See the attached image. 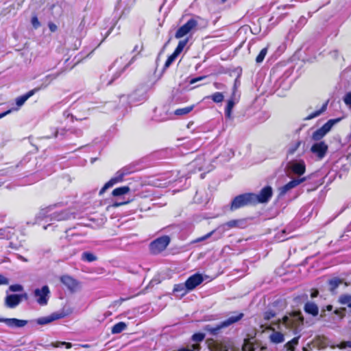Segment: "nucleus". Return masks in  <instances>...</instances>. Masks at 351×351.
<instances>
[{
	"label": "nucleus",
	"instance_id": "1",
	"mask_svg": "<svg viewBox=\"0 0 351 351\" xmlns=\"http://www.w3.org/2000/svg\"><path fill=\"white\" fill-rule=\"evenodd\" d=\"M303 323V317L300 312H295L285 316L282 319H278L274 323L278 330L272 329V332L269 335L271 342L278 344L285 341V336L287 335L285 330H289L293 334L298 333V327Z\"/></svg>",
	"mask_w": 351,
	"mask_h": 351
},
{
	"label": "nucleus",
	"instance_id": "2",
	"mask_svg": "<svg viewBox=\"0 0 351 351\" xmlns=\"http://www.w3.org/2000/svg\"><path fill=\"white\" fill-rule=\"evenodd\" d=\"M243 317V313H240L237 314L236 315H232L229 317L227 319L223 321L220 324L216 325L215 326H213L210 324L205 326L204 330L206 331L209 332L212 335H217L220 330L228 327L241 319Z\"/></svg>",
	"mask_w": 351,
	"mask_h": 351
},
{
	"label": "nucleus",
	"instance_id": "3",
	"mask_svg": "<svg viewBox=\"0 0 351 351\" xmlns=\"http://www.w3.org/2000/svg\"><path fill=\"white\" fill-rule=\"evenodd\" d=\"M254 198H255L254 193L239 195L233 199L230 206V210H235L250 204H254L253 201Z\"/></svg>",
	"mask_w": 351,
	"mask_h": 351
},
{
	"label": "nucleus",
	"instance_id": "4",
	"mask_svg": "<svg viewBox=\"0 0 351 351\" xmlns=\"http://www.w3.org/2000/svg\"><path fill=\"white\" fill-rule=\"evenodd\" d=\"M136 57V56H133L127 63H125L126 60L123 56L117 58L114 62L111 67V69L112 68H115L117 71L113 75V79L108 83V85L110 84L114 79L118 78L125 71V70L134 62Z\"/></svg>",
	"mask_w": 351,
	"mask_h": 351
},
{
	"label": "nucleus",
	"instance_id": "5",
	"mask_svg": "<svg viewBox=\"0 0 351 351\" xmlns=\"http://www.w3.org/2000/svg\"><path fill=\"white\" fill-rule=\"evenodd\" d=\"M341 120V118L330 119L322 127L315 130L312 135V139L318 141L328 134L332 128Z\"/></svg>",
	"mask_w": 351,
	"mask_h": 351
},
{
	"label": "nucleus",
	"instance_id": "6",
	"mask_svg": "<svg viewBox=\"0 0 351 351\" xmlns=\"http://www.w3.org/2000/svg\"><path fill=\"white\" fill-rule=\"evenodd\" d=\"M210 351H229L232 349L233 342L230 339L222 341H212L208 345Z\"/></svg>",
	"mask_w": 351,
	"mask_h": 351
},
{
	"label": "nucleus",
	"instance_id": "7",
	"mask_svg": "<svg viewBox=\"0 0 351 351\" xmlns=\"http://www.w3.org/2000/svg\"><path fill=\"white\" fill-rule=\"evenodd\" d=\"M170 242L168 236L159 237L150 243L149 248L153 254H158L166 249Z\"/></svg>",
	"mask_w": 351,
	"mask_h": 351
},
{
	"label": "nucleus",
	"instance_id": "8",
	"mask_svg": "<svg viewBox=\"0 0 351 351\" xmlns=\"http://www.w3.org/2000/svg\"><path fill=\"white\" fill-rule=\"evenodd\" d=\"M197 25V21L194 19H189L185 24L182 25L176 32L175 37L176 38H183L184 36L190 33Z\"/></svg>",
	"mask_w": 351,
	"mask_h": 351
},
{
	"label": "nucleus",
	"instance_id": "9",
	"mask_svg": "<svg viewBox=\"0 0 351 351\" xmlns=\"http://www.w3.org/2000/svg\"><path fill=\"white\" fill-rule=\"evenodd\" d=\"M272 189L269 186H267L261 189L258 194H254L253 201L254 204L256 203H267L269 202L272 196Z\"/></svg>",
	"mask_w": 351,
	"mask_h": 351
},
{
	"label": "nucleus",
	"instance_id": "10",
	"mask_svg": "<svg viewBox=\"0 0 351 351\" xmlns=\"http://www.w3.org/2000/svg\"><path fill=\"white\" fill-rule=\"evenodd\" d=\"M328 147L324 141L314 143L311 147V152L315 154L319 160L324 158L328 152Z\"/></svg>",
	"mask_w": 351,
	"mask_h": 351
},
{
	"label": "nucleus",
	"instance_id": "11",
	"mask_svg": "<svg viewBox=\"0 0 351 351\" xmlns=\"http://www.w3.org/2000/svg\"><path fill=\"white\" fill-rule=\"evenodd\" d=\"M239 94H237V87L236 84H234L232 88V96L230 99L228 100L227 106L225 110L226 117L228 119L231 118L232 110L234 108L235 104L239 101Z\"/></svg>",
	"mask_w": 351,
	"mask_h": 351
},
{
	"label": "nucleus",
	"instance_id": "12",
	"mask_svg": "<svg viewBox=\"0 0 351 351\" xmlns=\"http://www.w3.org/2000/svg\"><path fill=\"white\" fill-rule=\"evenodd\" d=\"M49 289L48 286H43L41 289H36L34 291V295L37 302L42 306L46 305L48 302Z\"/></svg>",
	"mask_w": 351,
	"mask_h": 351
},
{
	"label": "nucleus",
	"instance_id": "13",
	"mask_svg": "<svg viewBox=\"0 0 351 351\" xmlns=\"http://www.w3.org/2000/svg\"><path fill=\"white\" fill-rule=\"evenodd\" d=\"M60 281L71 293H74L80 289L79 282L69 275L62 276L60 278Z\"/></svg>",
	"mask_w": 351,
	"mask_h": 351
},
{
	"label": "nucleus",
	"instance_id": "14",
	"mask_svg": "<svg viewBox=\"0 0 351 351\" xmlns=\"http://www.w3.org/2000/svg\"><path fill=\"white\" fill-rule=\"evenodd\" d=\"M67 315L64 311L55 312L49 316L42 317L36 319V323L39 325L48 324L55 320L64 318Z\"/></svg>",
	"mask_w": 351,
	"mask_h": 351
},
{
	"label": "nucleus",
	"instance_id": "15",
	"mask_svg": "<svg viewBox=\"0 0 351 351\" xmlns=\"http://www.w3.org/2000/svg\"><path fill=\"white\" fill-rule=\"evenodd\" d=\"M205 335L203 333H196L192 336V341L194 342L192 345L188 346L186 348H181L178 351H199L200 346L199 342L204 340Z\"/></svg>",
	"mask_w": 351,
	"mask_h": 351
},
{
	"label": "nucleus",
	"instance_id": "16",
	"mask_svg": "<svg viewBox=\"0 0 351 351\" xmlns=\"http://www.w3.org/2000/svg\"><path fill=\"white\" fill-rule=\"evenodd\" d=\"M124 177V173H123L122 172H121L120 170H119L116 173L115 176L112 177L108 182H107L104 184V186L99 191V195L104 194L107 189L113 186L115 184L122 182Z\"/></svg>",
	"mask_w": 351,
	"mask_h": 351
},
{
	"label": "nucleus",
	"instance_id": "17",
	"mask_svg": "<svg viewBox=\"0 0 351 351\" xmlns=\"http://www.w3.org/2000/svg\"><path fill=\"white\" fill-rule=\"evenodd\" d=\"M204 280V278L202 274H195L192 276H191L186 280V288H188V290L192 291L196 287H197L199 285H200Z\"/></svg>",
	"mask_w": 351,
	"mask_h": 351
},
{
	"label": "nucleus",
	"instance_id": "18",
	"mask_svg": "<svg viewBox=\"0 0 351 351\" xmlns=\"http://www.w3.org/2000/svg\"><path fill=\"white\" fill-rule=\"evenodd\" d=\"M0 322L5 323L10 328H23L27 324V320L16 318H0Z\"/></svg>",
	"mask_w": 351,
	"mask_h": 351
},
{
	"label": "nucleus",
	"instance_id": "19",
	"mask_svg": "<svg viewBox=\"0 0 351 351\" xmlns=\"http://www.w3.org/2000/svg\"><path fill=\"white\" fill-rule=\"evenodd\" d=\"M289 168L293 173L298 176L304 174L306 170L305 163L302 160L289 162Z\"/></svg>",
	"mask_w": 351,
	"mask_h": 351
},
{
	"label": "nucleus",
	"instance_id": "20",
	"mask_svg": "<svg viewBox=\"0 0 351 351\" xmlns=\"http://www.w3.org/2000/svg\"><path fill=\"white\" fill-rule=\"evenodd\" d=\"M306 180V178H298V179H293L289 182L287 184L284 185L280 189V195H284L286 194L291 189L295 188L302 182H304Z\"/></svg>",
	"mask_w": 351,
	"mask_h": 351
},
{
	"label": "nucleus",
	"instance_id": "21",
	"mask_svg": "<svg viewBox=\"0 0 351 351\" xmlns=\"http://www.w3.org/2000/svg\"><path fill=\"white\" fill-rule=\"evenodd\" d=\"M23 295L11 294L6 296L5 300V304L7 307L13 308L18 306Z\"/></svg>",
	"mask_w": 351,
	"mask_h": 351
},
{
	"label": "nucleus",
	"instance_id": "22",
	"mask_svg": "<svg viewBox=\"0 0 351 351\" xmlns=\"http://www.w3.org/2000/svg\"><path fill=\"white\" fill-rule=\"evenodd\" d=\"M49 217L51 221H63L74 217L73 213H70L67 210H62L60 212H55L50 215Z\"/></svg>",
	"mask_w": 351,
	"mask_h": 351
},
{
	"label": "nucleus",
	"instance_id": "23",
	"mask_svg": "<svg viewBox=\"0 0 351 351\" xmlns=\"http://www.w3.org/2000/svg\"><path fill=\"white\" fill-rule=\"evenodd\" d=\"M304 309L306 313L313 316L317 315L319 313L317 305L311 302H308L305 304Z\"/></svg>",
	"mask_w": 351,
	"mask_h": 351
},
{
	"label": "nucleus",
	"instance_id": "24",
	"mask_svg": "<svg viewBox=\"0 0 351 351\" xmlns=\"http://www.w3.org/2000/svg\"><path fill=\"white\" fill-rule=\"evenodd\" d=\"M36 91V89H33L27 92L26 94L17 97L16 99V104L18 107L22 106L29 97L34 95Z\"/></svg>",
	"mask_w": 351,
	"mask_h": 351
},
{
	"label": "nucleus",
	"instance_id": "25",
	"mask_svg": "<svg viewBox=\"0 0 351 351\" xmlns=\"http://www.w3.org/2000/svg\"><path fill=\"white\" fill-rule=\"evenodd\" d=\"M130 191V188L128 186H124L114 189L112 192V195L114 197H120L128 194Z\"/></svg>",
	"mask_w": 351,
	"mask_h": 351
},
{
	"label": "nucleus",
	"instance_id": "26",
	"mask_svg": "<svg viewBox=\"0 0 351 351\" xmlns=\"http://www.w3.org/2000/svg\"><path fill=\"white\" fill-rule=\"evenodd\" d=\"M240 223H241V220L234 219V220L229 221L227 223L222 224L219 227V228H221L223 229V230L225 231V230H229V229H231L233 228L238 227V226H239Z\"/></svg>",
	"mask_w": 351,
	"mask_h": 351
},
{
	"label": "nucleus",
	"instance_id": "27",
	"mask_svg": "<svg viewBox=\"0 0 351 351\" xmlns=\"http://www.w3.org/2000/svg\"><path fill=\"white\" fill-rule=\"evenodd\" d=\"M54 206L55 205H51L45 208H41L38 213L37 214L36 217L40 219H43L45 218L48 217V213L53 210V208Z\"/></svg>",
	"mask_w": 351,
	"mask_h": 351
},
{
	"label": "nucleus",
	"instance_id": "28",
	"mask_svg": "<svg viewBox=\"0 0 351 351\" xmlns=\"http://www.w3.org/2000/svg\"><path fill=\"white\" fill-rule=\"evenodd\" d=\"M300 336H298L292 339L291 341H289L287 343L285 344L284 347L287 351H294L295 347L298 345L299 339Z\"/></svg>",
	"mask_w": 351,
	"mask_h": 351
},
{
	"label": "nucleus",
	"instance_id": "29",
	"mask_svg": "<svg viewBox=\"0 0 351 351\" xmlns=\"http://www.w3.org/2000/svg\"><path fill=\"white\" fill-rule=\"evenodd\" d=\"M189 290L186 288V282L184 284L175 285L173 292L180 294L181 296L186 295Z\"/></svg>",
	"mask_w": 351,
	"mask_h": 351
},
{
	"label": "nucleus",
	"instance_id": "30",
	"mask_svg": "<svg viewBox=\"0 0 351 351\" xmlns=\"http://www.w3.org/2000/svg\"><path fill=\"white\" fill-rule=\"evenodd\" d=\"M126 328L127 324L125 322H120L112 326L111 332L112 334H119L125 330Z\"/></svg>",
	"mask_w": 351,
	"mask_h": 351
},
{
	"label": "nucleus",
	"instance_id": "31",
	"mask_svg": "<svg viewBox=\"0 0 351 351\" xmlns=\"http://www.w3.org/2000/svg\"><path fill=\"white\" fill-rule=\"evenodd\" d=\"M194 106H190L182 108H178L175 110L174 114L178 116H182L189 114L193 110Z\"/></svg>",
	"mask_w": 351,
	"mask_h": 351
},
{
	"label": "nucleus",
	"instance_id": "32",
	"mask_svg": "<svg viewBox=\"0 0 351 351\" xmlns=\"http://www.w3.org/2000/svg\"><path fill=\"white\" fill-rule=\"evenodd\" d=\"M342 283V280L338 278H334L329 280L330 290L334 291Z\"/></svg>",
	"mask_w": 351,
	"mask_h": 351
},
{
	"label": "nucleus",
	"instance_id": "33",
	"mask_svg": "<svg viewBox=\"0 0 351 351\" xmlns=\"http://www.w3.org/2000/svg\"><path fill=\"white\" fill-rule=\"evenodd\" d=\"M97 259V256L90 252H85L82 254V260L84 261L93 262Z\"/></svg>",
	"mask_w": 351,
	"mask_h": 351
},
{
	"label": "nucleus",
	"instance_id": "34",
	"mask_svg": "<svg viewBox=\"0 0 351 351\" xmlns=\"http://www.w3.org/2000/svg\"><path fill=\"white\" fill-rule=\"evenodd\" d=\"M208 97L210 98L215 103H221L224 99V95L220 92H216Z\"/></svg>",
	"mask_w": 351,
	"mask_h": 351
},
{
	"label": "nucleus",
	"instance_id": "35",
	"mask_svg": "<svg viewBox=\"0 0 351 351\" xmlns=\"http://www.w3.org/2000/svg\"><path fill=\"white\" fill-rule=\"evenodd\" d=\"M188 41H189L188 39L180 40L177 47L176 48V49L174 51V53H176V54L179 55L182 51L184 47L186 45Z\"/></svg>",
	"mask_w": 351,
	"mask_h": 351
},
{
	"label": "nucleus",
	"instance_id": "36",
	"mask_svg": "<svg viewBox=\"0 0 351 351\" xmlns=\"http://www.w3.org/2000/svg\"><path fill=\"white\" fill-rule=\"evenodd\" d=\"M326 107H327V103H325L324 104H323V106L320 110H317V111L314 112L313 113L309 114L308 116V117L306 118V119H313L315 117L319 116L323 112H324L326 110Z\"/></svg>",
	"mask_w": 351,
	"mask_h": 351
},
{
	"label": "nucleus",
	"instance_id": "37",
	"mask_svg": "<svg viewBox=\"0 0 351 351\" xmlns=\"http://www.w3.org/2000/svg\"><path fill=\"white\" fill-rule=\"evenodd\" d=\"M58 73H52V74H49L47 76H45L43 80V83L45 84V86H47L48 84H49L53 80H54L55 79H56L58 77Z\"/></svg>",
	"mask_w": 351,
	"mask_h": 351
},
{
	"label": "nucleus",
	"instance_id": "38",
	"mask_svg": "<svg viewBox=\"0 0 351 351\" xmlns=\"http://www.w3.org/2000/svg\"><path fill=\"white\" fill-rule=\"evenodd\" d=\"M267 53V48H263L259 53V54L256 56V62L258 64L261 63L265 59L266 55Z\"/></svg>",
	"mask_w": 351,
	"mask_h": 351
},
{
	"label": "nucleus",
	"instance_id": "39",
	"mask_svg": "<svg viewBox=\"0 0 351 351\" xmlns=\"http://www.w3.org/2000/svg\"><path fill=\"white\" fill-rule=\"evenodd\" d=\"M339 302L341 304H346L348 307L350 306L351 304V295H343L339 298Z\"/></svg>",
	"mask_w": 351,
	"mask_h": 351
},
{
	"label": "nucleus",
	"instance_id": "40",
	"mask_svg": "<svg viewBox=\"0 0 351 351\" xmlns=\"http://www.w3.org/2000/svg\"><path fill=\"white\" fill-rule=\"evenodd\" d=\"M54 348H58L62 346H65L66 348H72L73 345L71 343L65 342V341H57L54 343H51V344Z\"/></svg>",
	"mask_w": 351,
	"mask_h": 351
},
{
	"label": "nucleus",
	"instance_id": "41",
	"mask_svg": "<svg viewBox=\"0 0 351 351\" xmlns=\"http://www.w3.org/2000/svg\"><path fill=\"white\" fill-rule=\"evenodd\" d=\"M178 54H176V53H173L167 60L165 64V68H168L172 62L176 60V58L178 57Z\"/></svg>",
	"mask_w": 351,
	"mask_h": 351
},
{
	"label": "nucleus",
	"instance_id": "42",
	"mask_svg": "<svg viewBox=\"0 0 351 351\" xmlns=\"http://www.w3.org/2000/svg\"><path fill=\"white\" fill-rule=\"evenodd\" d=\"M345 104L351 110V92L346 93L343 97Z\"/></svg>",
	"mask_w": 351,
	"mask_h": 351
},
{
	"label": "nucleus",
	"instance_id": "43",
	"mask_svg": "<svg viewBox=\"0 0 351 351\" xmlns=\"http://www.w3.org/2000/svg\"><path fill=\"white\" fill-rule=\"evenodd\" d=\"M301 141L295 142L289 149V153L293 154L300 147Z\"/></svg>",
	"mask_w": 351,
	"mask_h": 351
},
{
	"label": "nucleus",
	"instance_id": "44",
	"mask_svg": "<svg viewBox=\"0 0 351 351\" xmlns=\"http://www.w3.org/2000/svg\"><path fill=\"white\" fill-rule=\"evenodd\" d=\"M23 287L21 285L18 284L10 285L9 287V289L13 292L21 291H23Z\"/></svg>",
	"mask_w": 351,
	"mask_h": 351
},
{
	"label": "nucleus",
	"instance_id": "45",
	"mask_svg": "<svg viewBox=\"0 0 351 351\" xmlns=\"http://www.w3.org/2000/svg\"><path fill=\"white\" fill-rule=\"evenodd\" d=\"M215 232V230H213L210 232H208V234H206V235L203 236V237H199L197 238L195 242H201V241H203L208 238H210L213 234V233Z\"/></svg>",
	"mask_w": 351,
	"mask_h": 351
},
{
	"label": "nucleus",
	"instance_id": "46",
	"mask_svg": "<svg viewBox=\"0 0 351 351\" xmlns=\"http://www.w3.org/2000/svg\"><path fill=\"white\" fill-rule=\"evenodd\" d=\"M276 315V313L272 311H266L265 313H264V319L265 320H269L271 319V318L274 317Z\"/></svg>",
	"mask_w": 351,
	"mask_h": 351
},
{
	"label": "nucleus",
	"instance_id": "47",
	"mask_svg": "<svg viewBox=\"0 0 351 351\" xmlns=\"http://www.w3.org/2000/svg\"><path fill=\"white\" fill-rule=\"evenodd\" d=\"M132 202V199H127L126 201H123V202H114L113 204H112V206L113 207H119V206H123V205H125V204H129L130 202Z\"/></svg>",
	"mask_w": 351,
	"mask_h": 351
},
{
	"label": "nucleus",
	"instance_id": "48",
	"mask_svg": "<svg viewBox=\"0 0 351 351\" xmlns=\"http://www.w3.org/2000/svg\"><path fill=\"white\" fill-rule=\"evenodd\" d=\"M32 24L33 25V27L35 28V29H37L40 27V23L37 18V16H34L32 17Z\"/></svg>",
	"mask_w": 351,
	"mask_h": 351
},
{
	"label": "nucleus",
	"instance_id": "49",
	"mask_svg": "<svg viewBox=\"0 0 351 351\" xmlns=\"http://www.w3.org/2000/svg\"><path fill=\"white\" fill-rule=\"evenodd\" d=\"M120 171H121V172L124 173V176H125L132 172V171L130 169V168L128 167H125L121 169Z\"/></svg>",
	"mask_w": 351,
	"mask_h": 351
},
{
	"label": "nucleus",
	"instance_id": "50",
	"mask_svg": "<svg viewBox=\"0 0 351 351\" xmlns=\"http://www.w3.org/2000/svg\"><path fill=\"white\" fill-rule=\"evenodd\" d=\"M8 283H9V280L4 276L0 274V285H8Z\"/></svg>",
	"mask_w": 351,
	"mask_h": 351
},
{
	"label": "nucleus",
	"instance_id": "51",
	"mask_svg": "<svg viewBox=\"0 0 351 351\" xmlns=\"http://www.w3.org/2000/svg\"><path fill=\"white\" fill-rule=\"evenodd\" d=\"M65 132H66V130L64 129H62L60 131L56 130L54 132L53 136L57 137L58 136V134L64 135L65 134Z\"/></svg>",
	"mask_w": 351,
	"mask_h": 351
},
{
	"label": "nucleus",
	"instance_id": "52",
	"mask_svg": "<svg viewBox=\"0 0 351 351\" xmlns=\"http://www.w3.org/2000/svg\"><path fill=\"white\" fill-rule=\"evenodd\" d=\"M244 351H254V349L249 344H245L243 346Z\"/></svg>",
	"mask_w": 351,
	"mask_h": 351
},
{
	"label": "nucleus",
	"instance_id": "53",
	"mask_svg": "<svg viewBox=\"0 0 351 351\" xmlns=\"http://www.w3.org/2000/svg\"><path fill=\"white\" fill-rule=\"evenodd\" d=\"M49 28L51 32H55L57 29V26L53 23H50L49 25Z\"/></svg>",
	"mask_w": 351,
	"mask_h": 351
},
{
	"label": "nucleus",
	"instance_id": "54",
	"mask_svg": "<svg viewBox=\"0 0 351 351\" xmlns=\"http://www.w3.org/2000/svg\"><path fill=\"white\" fill-rule=\"evenodd\" d=\"M203 78H204L203 77H197V78H193V79H192V80H191L190 83H191V84H194V83H195V82H198V81L201 80H202V79H203Z\"/></svg>",
	"mask_w": 351,
	"mask_h": 351
},
{
	"label": "nucleus",
	"instance_id": "55",
	"mask_svg": "<svg viewBox=\"0 0 351 351\" xmlns=\"http://www.w3.org/2000/svg\"><path fill=\"white\" fill-rule=\"evenodd\" d=\"M12 112V110H8L3 113L0 114V119L4 117L5 115L10 114Z\"/></svg>",
	"mask_w": 351,
	"mask_h": 351
},
{
	"label": "nucleus",
	"instance_id": "56",
	"mask_svg": "<svg viewBox=\"0 0 351 351\" xmlns=\"http://www.w3.org/2000/svg\"><path fill=\"white\" fill-rule=\"evenodd\" d=\"M214 86H215L216 88L217 89H221L223 88V85L221 84H219V83H215L214 84Z\"/></svg>",
	"mask_w": 351,
	"mask_h": 351
},
{
	"label": "nucleus",
	"instance_id": "57",
	"mask_svg": "<svg viewBox=\"0 0 351 351\" xmlns=\"http://www.w3.org/2000/svg\"><path fill=\"white\" fill-rule=\"evenodd\" d=\"M318 293H318V291L315 290V291H313V292L311 293V296L312 298H315V297H317V296Z\"/></svg>",
	"mask_w": 351,
	"mask_h": 351
},
{
	"label": "nucleus",
	"instance_id": "58",
	"mask_svg": "<svg viewBox=\"0 0 351 351\" xmlns=\"http://www.w3.org/2000/svg\"><path fill=\"white\" fill-rule=\"evenodd\" d=\"M326 308L328 311H331L332 309V306L331 305H328Z\"/></svg>",
	"mask_w": 351,
	"mask_h": 351
},
{
	"label": "nucleus",
	"instance_id": "59",
	"mask_svg": "<svg viewBox=\"0 0 351 351\" xmlns=\"http://www.w3.org/2000/svg\"><path fill=\"white\" fill-rule=\"evenodd\" d=\"M346 346L349 348H351V341L346 342Z\"/></svg>",
	"mask_w": 351,
	"mask_h": 351
},
{
	"label": "nucleus",
	"instance_id": "60",
	"mask_svg": "<svg viewBox=\"0 0 351 351\" xmlns=\"http://www.w3.org/2000/svg\"><path fill=\"white\" fill-rule=\"evenodd\" d=\"M20 258H21L22 261H27V259H26V258H23V257H22V256H20Z\"/></svg>",
	"mask_w": 351,
	"mask_h": 351
},
{
	"label": "nucleus",
	"instance_id": "61",
	"mask_svg": "<svg viewBox=\"0 0 351 351\" xmlns=\"http://www.w3.org/2000/svg\"><path fill=\"white\" fill-rule=\"evenodd\" d=\"M193 163H194V165H195V164H197V163H198V160H195V161L193 162Z\"/></svg>",
	"mask_w": 351,
	"mask_h": 351
},
{
	"label": "nucleus",
	"instance_id": "62",
	"mask_svg": "<svg viewBox=\"0 0 351 351\" xmlns=\"http://www.w3.org/2000/svg\"><path fill=\"white\" fill-rule=\"evenodd\" d=\"M137 47H138V46H137V45H136V46H135V47H134V50H136V49H137Z\"/></svg>",
	"mask_w": 351,
	"mask_h": 351
},
{
	"label": "nucleus",
	"instance_id": "63",
	"mask_svg": "<svg viewBox=\"0 0 351 351\" xmlns=\"http://www.w3.org/2000/svg\"><path fill=\"white\" fill-rule=\"evenodd\" d=\"M84 347H85V348H88V345H85V346H84Z\"/></svg>",
	"mask_w": 351,
	"mask_h": 351
},
{
	"label": "nucleus",
	"instance_id": "64",
	"mask_svg": "<svg viewBox=\"0 0 351 351\" xmlns=\"http://www.w3.org/2000/svg\"><path fill=\"white\" fill-rule=\"evenodd\" d=\"M111 29L108 32V35L110 33Z\"/></svg>",
	"mask_w": 351,
	"mask_h": 351
}]
</instances>
